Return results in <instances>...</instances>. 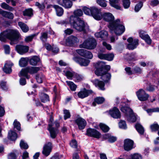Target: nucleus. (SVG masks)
I'll use <instances>...</instances> for the list:
<instances>
[{
  "instance_id": "1",
  "label": "nucleus",
  "mask_w": 159,
  "mask_h": 159,
  "mask_svg": "<svg viewBox=\"0 0 159 159\" xmlns=\"http://www.w3.org/2000/svg\"><path fill=\"white\" fill-rule=\"evenodd\" d=\"M102 18L107 22H110L108 26L111 33L113 32L117 35H120L125 31V26L122 25L120 20L119 19L114 21V18L112 14L110 12H105L102 14Z\"/></svg>"
},
{
  "instance_id": "2",
  "label": "nucleus",
  "mask_w": 159,
  "mask_h": 159,
  "mask_svg": "<svg viewBox=\"0 0 159 159\" xmlns=\"http://www.w3.org/2000/svg\"><path fill=\"white\" fill-rule=\"evenodd\" d=\"M20 36V34L17 30L8 29L0 34V40L5 42L7 39L11 41V44L12 42L18 41Z\"/></svg>"
},
{
  "instance_id": "3",
  "label": "nucleus",
  "mask_w": 159,
  "mask_h": 159,
  "mask_svg": "<svg viewBox=\"0 0 159 159\" xmlns=\"http://www.w3.org/2000/svg\"><path fill=\"white\" fill-rule=\"evenodd\" d=\"M70 22L73 28L78 31L85 32L89 30V26L80 18L71 16L70 17Z\"/></svg>"
},
{
  "instance_id": "4",
  "label": "nucleus",
  "mask_w": 159,
  "mask_h": 159,
  "mask_svg": "<svg viewBox=\"0 0 159 159\" xmlns=\"http://www.w3.org/2000/svg\"><path fill=\"white\" fill-rule=\"evenodd\" d=\"M83 10L85 14L89 15H92L95 19L97 20H101L102 17L101 12L100 9L97 7H93L89 8L84 7L83 8Z\"/></svg>"
},
{
  "instance_id": "5",
  "label": "nucleus",
  "mask_w": 159,
  "mask_h": 159,
  "mask_svg": "<svg viewBox=\"0 0 159 159\" xmlns=\"http://www.w3.org/2000/svg\"><path fill=\"white\" fill-rule=\"evenodd\" d=\"M120 110L127 115H129L127 118L128 121L132 122L135 121L136 120V117L130 108L123 107L121 108Z\"/></svg>"
},
{
  "instance_id": "6",
  "label": "nucleus",
  "mask_w": 159,
  "mask_h": 159,
  "mask_svg": "<svg viewBox=\"0 0 159 159\" xmlns=\"http://www.w3.org/2000/svg\"><path fill=\"white\" fill-rule=\"evenodd\" d=\"M97 44L96 40L93 38H91L85 41L80 45V47L88 49H92L96 48Z\"/></svg>"
},
{
  "instance_id": "7",
  "label": "nucleus",
  "mask_w": 159,
  "mask_h": 159,
  "mask_svg": "<svg viewBox=\"0 0 159 159\" xmlns=\"http://www.w3.org/2000/svg\"><path fill=\"white\" fill-rule=\"evenodd\" d=\"M95 73L98 76H101V79L105 82H108L110 79L111 75L109 73H104L102 70L100 69H96Z\"/></svg>"
},
{
  "instance_id": "8",
  "label": "nucleus",
  "mask_w": 159,
  "mask_h": 159,
  "mask_svg": "<svg viewBox=\"0 0 159 159\" xmlns=\"http://www.w3.org/2000/svg\"><path fill=\"white\" fill-rule=\"evenodd\" d=\"M136 94L138 99L141 101H146L149 97V95L142 89L137 91Z\"/></svg>"
},
{
  "instance_id": "9",
  "label": "nucleus",
  "mask_w": 159,
  "mask_h": 159,
  "mask_svg": "<svg viewBox=\"0 0 159 159\" xmlns=\"http://www.w3.org/2000/svg\"><path fill=\"white\" fill-rule=\"evenodd\" d=\"M127 41L129 43L127 45V47L129 50H133L136 48L139 44V40L137 39H133L130 37L127 39Z\"/></svg>"
},
{
  "instance_id": "10",
  "label": "nucleus",
  "mask_w": 159,
  "mask_h": 159,
  "mask_svg": "<svg viewBox=\"0 0 159 159\" xmlns=\"http://www.w3.org/2000/svg\"><path fill=\"white\" fill-rule=\"evenodd\" d=\"M86 134L89 136L98 139L100 138L101 134L98 131L94 129L89 128L87 130Z\"/></svg>"
},
{
  "instance_id": "11",
  "label": "nucleus",
  "mask_w": 159,
  "mask_h": 159,
  "mask_svg": "<svg viewBox=\"0 0 159 159\" xmlns=\"http://www.w3.org/2000/svg\"><path fill=\"white\" fill-rule=\"evenodd\" d=\"M98 68L97 69H100L102 70L104 73H107V72L110 69V66L109 65H106L105 63L102 61H98L97 63Z\"/></svg>"
},
{
  "instance_id": "12",
  "label": "nucleus",
  "mask_w": 159,
  "mask_h": 159,
  "mask_svg": "<svg viewBox=\"0 0 159 159\" xmlns=\"http://www.w3.org/2000/svg\"><path fill=\"white\" fill-rule=\"evenodd\" d=\"M79 42V40L76 37L71 35L66 39V43L67 45L69 46H73Z\"/></svg>"
},
{
  "instance_id": "13",
  "label": "nucleus",
  "mask_w": 159,
  "mask_h": 159,
  "mask_svg": "<svg viewBox=\"0 0 159 159\" xmlns=\"http://www.w3.org/2000/svg\"><path fill=\"white\" fill-rule=\"evenodd\" d=\"M17 52L20 55H23L27 52L29 50V47L27 46L17 45L15 47Z\"/></svg>"
},
{
  "instance_id": "14",
  "label": "nucleus",
  "mask_w": 159,
  "mask_h": 159,
  "mask_svg": "<svg viewBox=\"0 0 159 159\" xmlns=\"http://www.w3.org/2000/svg\"><path fill=\"white\" fill-rule=\"evenodd\" d=\"M93 91L91 90H87L84 88L79 92L78 93V96L79 98H84L89 96V95L92 94Z\"/></svg>"
},
{
  "instance_id": "15",
  "label": "nucleus",
  "mask_w": 159,
  "mask_h": 159,
  "mask_svg": "<svg viewBox=\"0 0 159 159\" xmlns=\"http://www.w3.org/2000/svg\"><path fill=\"white\" fill-rule=\"evenodd\" d=\"M73 59L75 62L78 63L80 66H88L90 61L88 60L80 57H74L73 58Z\"/></svg>"
},
{
  "instance_id": "16",
  "label": "nucleus",
  "mask_w": 159,
  "mask_h": 159,
  "mask_svg": "<svg viewBox=\"0 0 159 159\" xmlns=\"http://www.w3.org/2000/svg\"><path fill=\"white\" fill-rule=\"evenodd\" d=\"M109 114L114 118H120L121 117L120 113L119 110L116 107H114L109 111Z\"/></svg>"
},
{
  "instance_id": "17",
  "label": "nucleus",
  "mask_w": 159,
  "mask_h": 159,
  "mask_svg": "<svg viewBox=\"0 0 159 159\" xmlns=\"http://www.w3.org/2000/svg\"><path fill=\"white\" fill-rule=\"evenodd\" d=\"M51 150L52 143L51 142H48L44 145L42 153L45 156L47 157L50 154Z\"/></svg>"
},
{
  "instance_id": "18",
  "label": "nucleus",
  "mask_w": 159,
  "mask_h": 159,
  "mask_svg": "<svg viewBox=\"0 0 159 159\" xmlns=\"http://www.w3.org/2000/svg\"><path fill=\"white\" fill-rule=\"evenodd\" d=\"M75 123L77 125L80 129H84L86 125V122L84 119L79 117L75 120Z\"/></svg>"
},
{
  "instance_id": "19",
  "label": "nucleus",
  "mask_w": 159,
  "mask_h": 159,
  "mask_svg": "<svg viewBox=\"0 0 159 159\" xmlns=\"http://www.w3.org/2000/svg\"><path fill=\"white\" fill-rule=\"evenodd\" d=\"M134 142L129 139H127L124 141V149L127 151L131 150L133 148Z\"/></svg>"
},
{
  "instance_id": "20",
  "label": "nucleus",
  "mask_w": 159,
  "mask_h": 159,
  "mask_svg": "<svg viewBox=\"0 0 159 159\" xmlns=\"http://www.w3.org/2000/svg\"><path fill=\"white\" fill-rule=\"evenodd\" d=\"M58 3L65 8H70L72 5V2L70 0H59Z\"/></svg>"
},
{
  "instance_id": "21",
  "label": "nucleus",
  "mask_w": 159,
  "mask_h": 159,
  "mask_svg": "<svg viewBox=\"0 0 159 159\" xmlns=\"http://www.w3.org/2000/svg\"><path fill=\"white\" fill-rule=\"evenodd\" d=\"M48 129L50 132L51 137L53 139L55 138L58 133V130L56 128L52 127L51 124L49 125Z\"/></svg>"
},
{
  "instance_id": "22",
  "label": "nucleus",
  "mask_w": 159,
  "mask_h": 159,
  "mask_svg": "<svg viewBox=\"0 0 159 159\" xmlns=\"http://www.w3.org/2000/svg\"><path fill=\"white\" fill-rule=\"evenodd\" d=\"M95 37L97 38H100L102 39H106L108 36L107 32L105 30H102L99 32H97L95 34Z\"/></svg>"
},
{
  "instance_id": "23",
  "label": "nucleus",
  "mask_w": 159,
  "mask_h": 159,
  "mask_svg": "<svg viewBox=\"0 0 159 159\" xmlns=\"http://www.w3.org/2000/svg\"><path fill=\"white\" fill-rule=\"evenodd\" d=\"M93 83L96 87H98L100 89L102 90H105V84L103 81L98 79H95L93 81Z\"/></svg>"
},
{
  "instance_id": "24",
  "label": "nucleus",
  "mask_w": 159,
  "mask_h": 159,
  "mask_svg": "<svg viewBox=\"0 0 159 159\" xmlns=\"http://www.w3.org/2000/svg\"><path fill=\"white\" fill-rule=\"evenodd\" d=\"M13 64L11 62H7L4 65L3 68V70L7 74H10L12 71L11 69Z\"/></svg>"
},
{
  "instance_id": "25",
  "label": "nucleus",
  "mask_w": 159,
  "mask_h": 159,
  "mask_svg": "<svg viewBox=\"0 0 159 159\" xmlns=\"http://www.w3.org/2000/svg\"><path fill=\"white\" fill-rule=\"evenodd\" d=\"M40 68L37 67H26V70L28 71L29 73L31 74H35L39 70Z\"/></svg>"
},
{
  "instance_id": "26",
  "label": "nucleus",
  "mask_w": 159,
  "mask_h": 159,
  "mask_svg": "<svg viewBox=\"0 0 159 159\" xmlns=\"http://www.w3.org/2000/svg\"><path fill=\"white\" fill-rule=\"evenodd\" d=\"M53 7L55 9L57 16H60L63 14L64 10L61 7L57 5H54Z\"/></svg>"
},
{
  "instance_id": "27",
  "label": "nucleus",
  "mask_w": 159,
  "mask_h": 159,
  "mask_svg": "<svg viewBox=\"0 0 159 159\" xmlns=\"http://www.w3.org/2000/svg\"><path fill=\"white\" fill-rule=\"evenodd\" d=\"M110 5L117 9H120V7L119 4L120 0H109Z\"/></svg>"
},
{
  "instance_id": "28",
  "label": "nucleus",
  "mask_w": 159,
  "mask_h": 159,
  "mask_svg": "<svg viewBox=\"0 0 159 159\" xmlns=\"http://www.w3.org/2000/svg\"><path fill=\"white\" fill-rule=\"evenodd\" d=\"M103 137L105 139H108V141L110 143H113L116 140V138L111 136L109 134H105L103 135Z\"/></svg>"
},
{
  "instance_id": "29",
  "label": "nucleus",
  "mask_w": 159,
  "mask_h": 159,
  "mask_svg": "<svg viewBox=\"0 0 159 159\" xmlns=\"http://www.w3.org/2000/svg\"><path fill=\"white\" fill-rule=\"evenodd\" d=\"M40 58L37 56H34L32 57L30 61V65L33 66L36 65L40 61Z\"/></svg>"
},
{
  "instance_id": "30",
  "label": "nucleus",
  "mask_w": 159,
  "mask_h": 159,
  "mask_svg": "<svg viewBox=\"0 0 159 159\" xmlns=\"http://www.w3.org/2000/svg\"><path fill=\"white\" fill-rule=\"evenodd\" d=\"M18 24L23 32L26 33L28 31L29 28L26 24L21 22H19Z\"/></svg>"
},
{
  "instance_id": "31",
  "label": "nucleus",
  "mask_w": 159,
  "mask_h": 159,
  "mask_svg": "<svg viewBox=\"0 0 159 159\" xmlns=\"http://www.w3.org/2000/svg\"><path fill=\"white\" fill-rule=\"evenodd\" d=\"M2 15L4 17L9 19H12L14 18V15L12 13L4 11H3Z\"/></svg>"
},
{
  "instance_id": "32",
  "label": "nucleus",
  "mask_w": 159,
  "mask_h": 159,
  "mask_svg": "<svg viewBox=\"0 0 159 159\" xmlns=\"http://www.w3.org/2000/svg\"><path fill=\"white\" fill-rule=\"evenodd\" d=\"M28 59L27 57L21 58L19 61L20 66L22 67L26 66L27 65Z\"/></svg>"
},
{
  "instance_id": "33",
  "label": "nucleus",
  "mask_w": 159,
  "mask_h": 159,
  "mask_svg": "<svg viewBox=\"0 0 159 159\" xmlns=\"http://www.w3.org/2000/svg\"><path fill=\"white\" fill-rule=\"evenodd\" d=\"M40 99L42 102H46L49 101L48 95L44 93H41L40 95Z\"/></svg>"
},
{
  "instance_id": "34",
  "label": "nucleus",
  "mask_w": 159,
  "mask_h": 159,
  "mask_svg": "<svg viewBox=\"0 0 159 159\" xmlns=\"http://www.w3.org/2000/svg\"><path fill=\"white\" fill-rule=\"evenodd\" d=\"M17 137V135L16 133L12 131H10L8 132V138L12 141L15 140Z\"/></svg>"
},
{
  "instance_id": "35",
  "label": "nucleus",
  "mask_w": 159,
  "mask_h": 159,
  "mask_svg": "<svg viewBox=\"0 0 159 159\" xmlns=\"http://www.w3.org/2000/svg\"><path fill=\"white\" fill-rule=\"evenodd\" d=\"M23 15L25 16H33V10L31 8L25 9L23 11Z\"/></svg>"
},
{
  "instance_id": "36",
  "label": "nucleus",
  "mask_w": 159,
  "mask_h": 159,
  "mask_svg": "<svg viewBox=\"0 0 159 159\" xmlns=\"http://www.w3.org/2000/svg\"><path fill=\"white\" fill-rule=\"evenodd\" d=\"M136 129L140 134H143L144 132V129L143 127L140 124L138 123L135 125Z\"/></svg>"
},
{
  "instance_id": "37",
  "label": "nucleus",
  "mask_w": 159,
  "mask_h": 159,
  "mask_svg": "<svg viewBox=\"0 0 159 159\" xmlns=\"http://www.w3.org/2000/svg\"><path fill=\"white\" fill-rule=\"evenodd\" d=\"M127 58L128 60L133 61H135L138 59L137 56L134 53L127 54Z\"/></svg>"
},
{
  "instance_id": "38",
  "label": "nucleus",
  "mask_w": 159,
  "mask_h": 159,
  "mask_svg": "<svg viewBox=\"0 0 159 159\" xmlns=\"http://www.w3.org/2000/svg\"><path fill=\"white\" fill-rule=\"evenodd\" d=\"M65 75L66 76L67 78L71 80L72 77L75 75L74 73L71 71H64Z\"/></svg>"
},
{
  "instance_id": "39",
  "label": "nucleus",
  "mask_w": 159,
  "mask_h": 159,
  "mask_svg": "<svg viewBox=\"0 0 159 159\" xmlns=\"http://www.w3.org/2000/svg\"><path fill=\"white\" fill-rule=\"evenodd\" d=\"M66 83L72 91H74L76 90L77 86L73 82L70 81H66Z\"/></svg>"
},
{
  "instance_id": "40",
  "label": "nucleus",
  "mask_w": 159,
  "mask_h": 159,
  "mask_svg": "<svg viewBox=\"0 0 159 159\" xmlns=\"http://www.w3.org/2000/svg\"><path fill=\"white\" fill-rule=\"evenodd\" d=\"M0 6L3 9L8 10L10 11H12L14 10V9L12 7L10 6L9 5L5 2L1 3Z\"/></svg>"
},
{
  "instance_id": "41",
  "label": "nucleus",
  "mask_w": 159,
  "mask_h": 159,
  "mask_svg": "<svg viewBox=\"0 0 159 159\" xmlns=\"http://www.w3.org/2000/svg\"><path fill=\"white\" fill-rule=\"evenodd\" d=\"M99 127L105 133L107 132L110 129L108 126L102 123L99 124Z\"/></svg>"
},
{
  "instance_id": "42",
  "label": "nucleus",
  "mask_w": 159,
  "mask_h": 159,
  "mask_svg": "<svg viewBox=\"0 0 159 159\" xmlns=\"http://www.w3.org/2000/svg\"><path fill=\"white\" fill-rule=\"evenodd\" d=\"M143 5V2L142 1H139L135 6L134 10L135 12H138L139 11L142 7Z\"/></svg>"
},
{
  "instance_id": "43",
  "label": "nucleus",
  "mask_w": 159,
  "mask_h": 159,
  "mask_svg": "<svg viewBox=\"0 0 159 159\" xmlns=\"http://www.w3.org/2000/svg\"><path fill=\"white\" fill-rule=\"evenodd\" d=\"M44 79V76L42 73H40L36 75V79L37 82L39 83H42Z\"/></svg>"
},
{
  "instance_id": "44",
  "label": "nucleus",
  "mask_w": 159,
  "mask_h": 159,
  "mask_svg": "<svg viewBox=\"0 0 159 159\" xmlns=\"http://www.w3.org/2000/svg\"><path fill=\"white\" fill-rule=\"evenodd\" d=\"M76 81L79 82L82 81L84 79V76L82 75L75 74L74 76Z\"/></svg>"
},
{
  "instance_id": "45",
  "label": "nucleus",
  "mask_w": 159,
  "mask_h": 159,
  "mask_svg": "<svg viewBox=\"0 0 159 159\" xmlns=\"http://www.w3.org/2000/svg\"><path fill=\"white\" fill-rule=\"evenodd\" d=\"M20 146L21 149H27L29 148L27 144L25 143L23 140H21L20 144Z\"/></svg>"
},
{
  "instance_id": "46",
  "label": "nucleus",
  "mask_w": 159,
  "mask_h": 159,
  "mask_svg": "<svg viewBox=\"0 0 159 159\" xmlns=\"http://www.w3.org/2000/svg\"><path fill=\"white\" fill-rule=\"evenodd\" d=\"M130 2L129 0H123V7L125 9H127L130 6Z\"/></svg>"
},
{
  "instance_id": "47",
  "label": "nucleus",
  "mask_w": 159,
  "mask_h": 159,
  "mask_svg": "<svg viewBox=\"0 0 159 159\" xmlns=\"http://www.w3.org/2000/svg\"><path fill=\"white\" fill-rule=\"evenodd\" d=\"M95 102L98 104L102 103L105 101L104 98L102 97H97L94 99Z\"/></svg>"
},
{
  "instance_id": "48",
  "label": "nucleus",
  "mask_w": 159,
  "mask_h": 159,
  "mask_svg": "<svg viewBox=\"0 0 159 159\" xmlns=\"http://www.w3.org/2000/svg\"><path fill=\"white\" fill-rule=\"evenodd\" d=\"M74 16L78 18V16H80L83 14L82 11L80 9L77 10L74 12Z\"/></svg>"
},
{
  "instance_id": "49",
  "label": "nucleus",
  "mask_w": 159,
  "mask_h": 159,
  "mask_svg": "<svg viewBox=\"0 0 159 159\" xmlns=\"http://www.w3.org/2000/svg\"><path fill=\"white\" fill-rule=\"evenodd\" d=\"M150 128L152 131H155L159 129V125L157 124H153L150 126Z\"/></svg>"
},
{
  "instance_id": "50",
  "label": "nucleus",
  "mask_w": 159,
  "mask_h": 159,
  "mask_svg": "<svg viewBox=\"0 0 159 159\" xmlns=\"http://www.w3.org/2000/svg\"><path fill=\"white\" fill-rule=\"evenodd\" d=\"M41 36L40 37L41 40L43 42H45L47 41L48 38V34L47 33H43L41 34Z\"/></svg>"
},
{
  "instance_id": "51",
  "label": "nucleus",
  "mask_w": 159,
  "mask_h": 159,
  "mask_svg": "<svg viewBox=\"0 0 159 159\" xmlns=\"http://www.w3.org/2000/svg\"><path fill=\"white\" fill-rule=\"evenodd\" d=\"M14 128L18 130H20V124L19 122L15 120L13 123Z\"/></svg>"
},
{
  "instance_id": "52",
  "label": "nucleus",
  "mask_w": 159,
  "mask_h": 159,
  "mask_svg": "<svg viewBox=\"0 0 159 159\" xmlns=\"http://www.w3.org/2000/svg\"><path fill=\"white\" fill-rule=\"evenodd\" d=\"M84 57L88 59H91L93 57V55L91 52L86 50Z\"/></svg>"
},
{
  "instance_id": "53",
  "label": "nucleus",
  "mask_w": 159,
  "mask_h": 159,
  "mask_svg": "<svg viewBox=\"0 0 159 159\" xmlns=\"http://www.w3.org/2000/svg\"><path fill=\"white\" fill-rule=\"evenodd\" d=\"M97 2L98 4L102 7H105L107 6L105 0H97Z\"/></svg>"
},
{
  "instance_id": "54",
  "label": "nucleus",
  "mask_w": 159,
  "mask_h": 159,
  "mask_svg": "<svg viewBox=\"0 0 159 159\" xmlns=\"http://www.w3.org/2000/svg\"><path fill=\"white\" fill-rule=\"evenodd\" d=\"M114 57V55L112 53L106 54V60L109 61H111L113 60Z\"/></svg>"
},
{
  "instance_id": "55",
  "label": "nucleus",
  "mask_w": 159,
  "mask_h": 159,
  "mask_svg": "<svg viewBox=\"0 0 159 159\" xmlns=\"http://www.w3.org/2000/svg\"><path fill=\"white\" fill-rule=\"evenodd\" d=\"M28 73V71L26 70V67L25 68L22 69L20 71L19 75L20 77L21 76H25Z\"/></svg>"
},
{
  "instance_id": "56",
  "label": "nucleus",
  "mask_w": 159,
  "mask_h": 159,
  "mask_svg": "<svg viewBox=\"0 0 159 159\" xmlns=\"http://www.w3.org/2000/svg\"><path fill=\"white\" fill-rule=\"evenodd\" d=\"M35 34H33L30 35L26 37L25 41L26 42H28L32 41L33 38L35 36Z\"/></svg>"
},
{
  "instance_id": "57",
  "label": "nucleus",
  "mask_w": 159,
  "mask_h": 159,
  "mask_svg": "<svg viewBox=\"0 0 159 159\" xmlns=\"http://www.w3.org/2000/svg\"><path fill=\"white\" fill-rule=\"evenodd\" d=\"M64 119L65 120H66V119L70 117V112L68 110H64Z\"/></svg>"
},
{
  "instance_id": "58",
  "label": "nucleus",
  "mask_w": 159,
  "mask_h": 159,
  "mask_svg": "<svg viewBox=\"0 0 159 159\" xmlns=\"http://www.w3.org/2000/svg\"><path fill=\"white\" fill-rule=\"evenodd\" d=\"M119 126L120 128L123 129H126L127 128L126 125L125 121L121 120L119 124Z\"/></svg>"
},
{
  "instance_id": "59",
  "label": "nucleus",
  "mask_w": 159,
  "mask_h": 159,
  "mask_svg": "<svg viewBox=\"0 0 159 159\" xmlns=\"http://www.w3.org/2000/svg\"><path fill=\"white\" fill-rule=\"evenodd\" d=\"M146 111L148 113L153 112H159V108L156 107L152 109H148Z\"/></svg>"
},
{
  "instance_id": "60",
  "label": "nucleus",
  "mask_w": 159,
  "mask_h": 159,
  "mask_svg": "<svg viewBox=\"0 0 159 159\" xmlns=\"http://www.w3.org/2000/svg\"><path fill=\"white\" fill-rule=\"evenodd\" d=\"M86 50L84 49H77L76 50V52L80 55L84 57Z\"/></svg>"
},
{
  "instance_id": "61",
  "label": "nucleus",
  "mask_w": 159,
  "mask_h": 159,
  "mask_svg": "<svg viewBox=\"0 0 159 159\" xmlns=\"http://www.w3.org/2000/svg\"><path fill=\"white\" fill-rule=\"evenodd\" d=\"M5 52L6 54H9L10 52V47L9 45H3Z\"/></svg>"
},
{
  "instance_id": "62",
  "label": "nucleus",
  "mask_w": 159,
  "mask_h": 159,
  "mask_svg": "<svg viewBox=\"0 0 159 159\" xmlns=\"http://www.w3.org/2000/svg\"><path fill=\"white\" fill-rule=\"evenodd\" d=\"M80 153V151H78L77 152L74 153L72 156V159H81L78 154Z\"/></svg>"
},
{
  "instance_id": "63",
  "label": "nucleus",
  "mask_w": 159,
  "mask_h": 159,
  "mask_svg": "<svg viewBox=\"0 0 159 159\" xmlns=\"http://www.w3.org/2000/svg\"><path fill=\"white\" fill-rule=\"evenodd\" d=\"M143 39L148 44H150L151 42V40L150 37L148 34L146 35Z\"/></svg>"
},
{
  "instance_id": "64",
  "label": "nucleus",
  "mask_w": 159,
  "mask_h": 159,
  "mask_svg": "<svg viewBox=\"0 0 159 159\" xmlns=\"http://www.w3.org/2000/svg\"><path fill=\"white\" fill-rule=\"evenodd\" d=\"M159 3L158 0H152L150 1V5L154 7L157 6Z\"/></svg>"
}]
</instances>
